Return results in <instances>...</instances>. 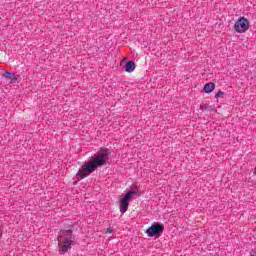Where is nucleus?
Wrapping results in <instances>:
<instances>
[{
    "label": "nucleus",
    "mask_w": 256,
    "mask_h": 256,
    "mask_svg": "<svg viewBox=\"0 0 256 256\" xmlns=\"http://www.w3.org/2000/svg\"><path fill=\"white\" fill-rule=\"evenodd\" d=\"M106 233H113V229L111 227H108Z\"/></svg>",
    "instance_id": "9d476101"
},
{
    "label": "nucleus",
    "mask_w": 256,
    "mask_h": 256,
    "mask_svg": "<svg viewBox=\"0 0 256 256\" xmlns=\"http://www.w3.org/2000/svg\"><path fill=\"white\" fill-rule=\"evenodd\" d=\"M57 241L59 243H62L61 246H59V253L60 255H63V253H67L73 245H75V236L73 235V229H67V230H60Z\"/></svg>",
    "instance_id": "f03ea898"
},
{
    "label": "nucleus",
    "mask_w": 256,
    "mask_h": 256,
    "mask_svg": "<svg viewBox=\"0 0 256 256\" xmlns=\"http://www.w3.org/2000/svg\"><path fill=\"white\" fill-rule=\"evenodd\" d=\"M109 161V150L106 148L100 149L96 154L90 157V161L82 165L81 169L76 173L77 181L89 177L99 167H104Z\"/></svg>",
    "instance_id": "f257e3e1"
},
{
    "label": "nucleus",
    "mask_w": 256,
    "mask_h": 256,
    "mask_svg": "<svg viewBox=\"0 0 256 256\" xmlns=\"http://www.w3.org/2000/svg\"><path fill=\"white\" fill-rule=\"evenodd\" d=\"M215 90V83L209 82L204 85V93H212Z\"/></svg>",
    "instance_id": "0eeeda50"
},
{
    "label": "nucleus",
    "mask_w": 256,
    "mask_h": 256,
    "mask_svg": "<svg viewBox=\"0 0 256 256\" xmlns=\"http://www.w3.org/2000/svg\"><path fill=\"white\" fill-rule=\"evenodd\" d=\"M215 99H219V97H225V92L219 91L218 93L215 94Z\"/></svg>",
    "instance_id": "1a4fd4ad"
},
{
    "label": "nucleus",
    "mask_w": 256,
    "mask_h": 256,
    "mask_svg": "<svg viewBox=\"0 0 256 256\" xmlns=\"http://www.w3.org/2000/svg\"><path fill=\"white\" fill-rule=\"evenodd\" d=\"M165 231V226L163 224H159L158 222H155L146 230V234L148 237H155V235H161Z\"/></svg>",
    "instance_id": "39448f33"
},
{
    "label": "nucleus",
    "mask_w": 256,
    "mask_h": 256,
    "mask_svg": "<svg viewBox=\"0 0 256 256\" xmlns=\"http://www.w3.org/2000/svg\"><path fill=\"white\" fill-rule=\"evenodd\" d=\"M3 77L5 79H9L10 81H17V75H15V73H12V72H9V71H6L3 74Z\"/></svg>",
    "instance_id": "6e6552de"
},
{
    "label": "nucleus",
    "mask_w": 256,
    "mask_h": 256,
    "mask_svg": "<svg viewBox=\"0 0 256 256\" xmlns=\"http://www.w3.org/2000/svg\"><path fill=\"white\" fill-rule=\"evenodd\" d=\"M236 33H247L249 31V20L245 17H240L234 24Z\"/></svg>",
    "instance_id": "20e7f679"
},
{
    "label": "nucleus",
    "mask_w": 256,
    "mask_h": 256,
    "mask_svg": "<svg viewBox=\"0 0 256 256\" xmlns=\"http://www.w3.org/2000/svg\"><path fill=\"white\" fill-rule=\"evenodd\" d=\"M135 71V62L134 61H128L126 63L125 72L126 73H133Z\"/></svg>",
    "instance_id": "423d86ee"
},
{
    "label": "nucleus",
    "mask_w": 256,
    "mask_h": 256,
    "mask_svg": "<svg viewBox=\"0 0 256 256\" xmlns=\"http://www.w3.org/2000/svg\"><path fill=\"white\" fill-rule=\"evenodd\" d=\"M133 195H141V193H139V188L135 187L133 190L128 191L120 200V213H122V215L127 213V209H129V202L133 199Z\"/></svg>",
    "instance_id": "7ed1b4c3"
}]
</instances>
